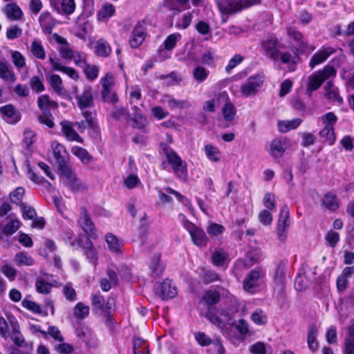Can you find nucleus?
<instances>
[{
    "instance_id": "nucleus-1",
    "label": "nucleus",
    "mask_w": 354,
    "mask_h": 354,
    "mask_svg": "<svg viewBox=\"0 0 354 354\" xmlns=\"http://www.w3.org/2000/svg\"><path fill=\"white\" fill-rule=\"evenodd\" d=\"M261 3V0H220L217 6L223 15H232Z\"/></svg>"
},
{
    "instance_id": "nucleus-2",
    "label": "nucleus",
    "mask_w": 354,
    "mask_h": 354,
    "mask_svg": "<svg viewBox=\"0 0 354 354\" xmlns=\"http://www.w3.org/2000/svg\"><path fill=\"white\" fill-rule=\"evenodd\" d=\"M161 147L168 163L171 166L176 176L183 181L186 180L187 178L186 163L169 147L166 145H162Z\"/></svg>"
},
{
    "instance_id": "nucleus-3",
    "label": "nucleus",
    "mask_w": 354,
    "mask_h": 354,
    "mask_svg": "<svg viewBox=\"0 0 354 354\" xmlns=\"http://www.w3.org/2000/svg\"><path fill=\"white\" fill-rule=\"evenodd\" d=\"M91 305L95 313L103 315L107 319L115 309V299L110 297L105 300L99 292L91 295Z\"/></svg>"
},
{
    "instance_id": "nucleus-4",
    "label": "nucleus",
    "mask_w": 354,
    "mask_h": 354,
    "mask_svg": "<svg viewBox=\"0 0 354 354\" xmlns=\"http://www.w3.org/2000/svg\"><path fill=\"white\" fill-rule=\"evenodd\" d=\"M336 75V70L334 67L327 65L322 70L310 75L308 78L307 91L312 93L317 90L323 82L330 77Z\"/></svg>"
},
{
    "instance_id": "nucleus-5",
    "label": "nucleus",
    "mask_w": 354,
    "mask_h": 354,
    "mask_svg": "<svg viewBox=\"0 0 354 354\" xmlns=\"http://www.w3.org/2000/svg\"><path fill=\"white\" fill-rule=\"evenodd\" d=\"M263 82L264 75L262 74L250 76L241 85L240 92L245 97L255 95L260 91Z\"/></svg>"
},
{
    "instance_id": "nucleus-6",
    "label": "nucleus",
    "mask_w": 354,
    "mask_h": 354,
    "mask_svg": "<svg viewBox=\"0 0 354 354\" xmlns=\"http://www.w3.org/2000/svg\"><path fill=\"white\" fill-rule=\"evenodd\" d=\"M290 226V212L288 207L284 205L280 209L277 222V236L281 242H284L287 239V230Z\"/></svg>"
},
{
    "instance_id": "nucleus-7",
    "label": "nucleus",
    "mask_w": 354,
    "mask_h": 354,
    "mask_svg": "<svg viewBox=\"0 0 354 354\" xmlns=\"http://www.w3.org/2000/svg\"><path fill=\"white\" fill-rule=\"evenodd\" d=\"M52 147L60 173L70 169L68 165V154L65 147L56 142L52 143Z\"/></svg>"
},
{
    "instance_id": "nucleus-8",
    "label": "nucleus",
    "mask_w": 354,
    "mask_h": 354,
    "mask_svg": "<svg viewBox=\"0 0 354 354\" xmlns=\"http://www.w3.org/2000/svg\"><path fill=\"white\" fill-rule=\"evenodd\" d=\"M218 103L223 102L224 106L222 108L223 118L227 122H231L234 120L236 111L234 104L230 101L228 95L226 92H222L217 95Z\"/></svg>"
},
{
    "instance_id": "nucleus-9",
    "label": "nucleus",
    "mask_w": 354,
    "mask_h": 354,
    "mask_svg": "<svg viewBox=\"0 0 354 354\" xmlns=\"http://www.w3.org/2000/svg\"><path fill=\"white\" fill-rule=\"evenodd\" d=\"M62 177L63 183L73 192L82 191L86 187L72 173L71 168L60 173Z\"/></svg>"
},
{
    "instance_id": "nucleus-10",
    "label": "nucleus",
    "mask_w": 354,
    "mask_h": 354,
    "mask_svg": "<svg viewBox=\"0 0 354 354\" xmlns=\"http://www.w3.org/2000/svg\"><path fill=\"white\" fill-rule=\"evenodd\" d=\"M155 293L162 299H167L177 295V289L171 280L165 279L155 287Z\"/></svg>"
},
{
    "instance_id": "nucleus-11",
    "label": "nucleus",
    "mask_w": 354,
    "mask_h": 354,
    "mask_svg": "<svg viewBox=\"0 0 354 354\" xmlns=\"http://www.w3.org/2000/svg\"><path fill=\"white\" fill-rule=\"evenodd\" d=\"M279 43L276 37H270L263 40L261 42V46L266 55L274 61L278 60L279 58Z\"/></svg>"
},
{
    "instance_id": "nucleus-12",
    "label": "nucleus",
    "mask_w": 354,
    "mask_h": 354,
    "mask_svg": "<svg viewBox=\"0 0 354 354\" xmlns=\"http://www.w3.org/2000/svg\"><path fill=\"white\" fill-rule=\"evenodd\" d=\"M0 113L4 120L9 124H16L21 119L20 112L12 104H8L0 108Z\"/></svg>"
},
{
    "instance_id": "nucleus-13",
    "label": "nucleus",
    "mask_w": 354,
    "mask_h": 354,
    "mask_svg": "<svg viewBox=\"0 0 354 354\" xmlns=\"http://www.w3.org/2000/svg\"><path fill=\"white\" fill-rule=\"evenodd\" d=\"M263 275L260 269L252 270L243 281V288L245 291L253 292L254 288L259 286V279Z\"/></svg>"
},
{
    "instance_id": "nucleus-14",
    "label": "nucleus",
    "mask_w": 354,
    "mask_h": 354,
    "mask_svg": "<svg viewBox=\"0 0 354 354\" xmlns=\"http://www.w3.org/2000/svg\"><path fill=\"white\" fill-rule=\"evenodd\" d=\"M146 37L145 28L138 22L134 27L132 35L129 39V44L131 48H136L145 41Z\"/></svg>"
},
{
    "instance_id": "nucleus-15",
    "label": "nucleus",
    "mask_w": 354,
    "mask_h": 354,
    "mask_svg": "<svg viewBox=\"0 0 354 354\" xmlns=\"http://www.w3.org/2000/svg\"><path fill=\"white\" fill-rule=\"evenodd\" d=\"M76 98L77 99L78 106L82 111L93 106L92 89L90 86L84 87L82 93L80 95H76Z\"/></svg>"
},
{
    "instance_id": "nucleus-16",
    "label": "nucleus",
    "mask_w": 354,
    "mask_h": 354,
    "mask_svg": "<svg viewBox=\"0 0 354 354\" xmlns=\"http://www.w3.org/2000/svg\"><path fill=\"white\" fill-rule=\"evenodd\" d=\"M288 145V140L283 138H275L270 144V153L274 158H280L285 152Z\"/></svg>"
},
{
    "instance_id": "nucleus-17",
    "label": "nucleus",
    "mask_w": 354,
    "mask_h": 354,
    "mask_svg": "<svg viewBox=\"0 0 354 354\" xmlns=\"http://www.w3.org/2000/svg\"><path fill=\"white\" fill-rule=\"evenodd\" d=\"M49 61L54 71H62L75 80L79 78V75L74 68L62 66L58 58L50 57Z\"/></svg>"
},
{
    "instance_id": "nucleus-18",
    "label": "nucleus",
    "mask_w": 354,
    "mask_h": 354,
    "mask_svg": "<svg viewBox=\"0 0 354 354\" xmlns=\"http://www.w3.org/2000/svg\"><path fill=\"white\" fill-rule=\"evenodd\" d=\"M78 223L85 233L88 235H93L94 234V225L87 210L84 207L81 209V214Z\"/></svg>"
},
{
    "instance_id": "nucleus-19",
    "label": "nucleus",
    "mask_w": 354,
    "mask_h": 354,
    "mask_svg": "<svg viewBox=\"0 0 354 354\" xmlns=\"http://www.w3.org/2000/svg\"><path fill=\"white\" fill-rule=\"evenodd\" d=\"M325 96L333 102H337L339 105L343 103V99L339 94V90L335 86L332 81H328L325 87Z\"/></svg>"
},
{
    "instance_id": "nucleus-20",
    "label": "nucleus",
    "mask_w": 354,
    "mask_h": 354,
    "mask_svg": "<svg viewBox=\"0 0 354 354\" xmlns=\"http://www.w3.org/2000/svg\"><path fill=\"white\" fill-rule=\"evenodd\" d=\"M39 21L44 34H51L55 23L49 12H43L39 16Z\"/></svg>"
},
{
    "instance_id": "nucleus-21",
    "label": "nucleus",
    "mask_w": 354,
    "mask_h": 354,
    "mask_svg": "<svg viewBox=\"0 0 354 354\" xmlns=\"http://www.w3.org/2000/svg\"><path fill=\"white\" fill-rule=\"evenodd\" d=\"M61 126L63 134L68 140L82 142V139L73 129L71 122L64 120L61 122Z\"/></svg>"
},
{
    "instance_id": "nucleus-22",
    "label": "nucleus",
    "mask_w": 354,
    "mask_h": 354,
    "mask_svg": "<svg viewBox=\"0 0 354 354\" xmlns=\"http://www.w3.org/2000/svg\"><path fill=\"white\" fill-rule=\"evenodd\" d=\"M53 7L58 13L71 15L75 8L74 0H62L61 3L54 2Z\"/></svg>"
},
{
    "instance_id": "nucleus-23",
    "label": "nucleus",
    "mask_w": 354,
    "mask_h": 354,
    "mask_svg": "<svg viewBox=\"0 0 354 354\" xmlns=\"http://www.w3.org/2000/svg\"><path fill=\"white\" fill-rule=\"evenodd\" d=\"M5 14L8 19L11 21H19L22 19L23 12L15 3H8L5 7Z\"/></svg>"
},
{
    "instance_id": "nucleus-24",
    "label": "nucleus",
    "mask_w": 354,
    "mask_h": 354,
    "mask_svg": "<svg viewBox=\"0 0 354 354\" xmlns=\"http://www.w3.org/2000/svg\"><path fill=\"white\" fill-rule=\"evenodd\" d=\"M346 354H354V320H351L344 340Z\"/></svg>"
},
{
    "instance_id": "nucleus-25",
    "label": "nucleus",
    "mask_w": 354,
    "mask_h": 354,
    "mask_svg": "<svg viewBox=\"0 0 354 354\" xmlns=\"http://www.w3.org/2000/svg\"><path fill=\"white\" fill-rule=\"evenodd\" d=\"M77 336L79 339L85 342L87 345L94 344L95 335L93 332L87 326H81L77 328Z\"/></svg>"
},
{
    "instance_id": "nucleus-26",
    "label": "nucleus",
    "mask_w": 354,
    "mask_h": 354,
    "mask_svg": "<svg viewBox=\"0 0 354 354\" xmlns=\"http://www.w3.org/2000/svg\"><path fill=\"white\" fill-rule=\"evenodd\" d=\"M273 281L274 288L278 289L279 292L282 291L285 286L286 281V272L284 266L279 265L277 267L274 274Z\"/></svg>"
},
{
    "instance_id": "nucleus-27",
    "label": "nucleus",
    "mask_w": 354,
    "mask_h": 354,
    "mask_svg": "<svg viewBox=\"0 0 354 354\" xmlns=\"http://www.w3.org/2000/svg\"><path fill=\"white\" fill-rule=\"evenodd\" d=\"M333 53V50L330 48L318 51L311 57L309 62L310 67L313 68L316 65L324 62Z\"/></svg>"
},
{
    "instance_id": "nucleus-28",
    "label": "nucleus",
    "mask_w": 354,
    "mask_h": 354,
    "mask_svg": "<svg viewBox=\"0 0 354 354\" xmlns=\"http://www.w3.org/2000/svg\"><path fill=\"white\" fill-rule=\"evenodd\" d=\"M302 120L295 118L292 120L279 121L277 124L278 129L281 133H286L292 129H297L301 123Z\"/></svg>"
},
{
    "instance_id": "nucleus-29",
    "label": "nucleus",
    "mask_w": 354,
    "mask_h": 354,
    "mask_svg": "<svg viewBox=\"0 0 354 354\" xmlns=\"http://www.w3.org/2000/svg\"><path fill=\"white\" fill-rule=\"evenodd\" d=\"M189 232L192 239L195 245L200 247H204L207 245V238L205 233L202 230L195 228Z\"/></svg>"
},
{
    "instance_id": "nucleus-30",
    "label": "nucleus",
    "mask_w": 354,
    "mask_h": 354,
    "mask_svg": "<svg viewBox=\"0 0 354 354\" xmlns=\"http://www.w3.org/2000/svg\"><path fill=\"white\" fill-rule=\"evenodd\" d=\"M318 333L317 326L315 324H312L308 328V346L310 350L315 352L318 348V342L316 339V337Z\"/></svg>"
},
{
    "instance_id": "nucleus-31",
    "label": "nucleus",
    "mask_w": 354,
    "mask_h": 354,
    "mask_svg": "<svg viewBox=\"0 0 354 354\" xmlns=\"http://www.w3.org/2000/svg\"><path fill=\"white\" fill-rule=\"evenodd\" d=\"M286 32L289 37L294 39L300 48L304 49L307 47V43L303 40V35L295 28L289 26L286 28Z\"/></svg>"
},
{
    "instance_id": "nucleus-32",
    "label": "nucleus",
    "mask_w": 354,
    "mask_h": 354,
    "mask_svg": "<svg viewBox=\"0 0 354 354\" xmlns=\"http://www.w3.org/2000/svg\"><path fill=\"white\" fill-rule=\"evenodd\" d=\"M95 52L98 56L106 57L110 55L111 48L104 39H100L96 41Z\"/></svg>"
},
{
    "instance_id": "nucleus-33",
    "label": "nucleus",
    "mask_w": 354,
    "mask_h": 354,
    "mask_svg": "<svg viewBox=\"0 0 354 354\" xmlns=\"http://www.w3.org/2000/svg\"><path fill=\"white\" fill-rule=\"evenodd\" d=\"M111 116L116 120H124L126 122H129L131 120L128 109L122 106L114 107L111 113Z\"/></svg>"
},
{
    "instance_id": "nucleus-34",
    "label": "nucleus",
    "mask_w": 354,
    "mask_h": 354,
    "mask_svg": "<svg viewBox=\"0 0 354 354\" xmlns=\"http://www.w3.org/2000/svg\"><path fill=\"white\" fill-rule=\"evenodd\" d=\"M0 78L2 80L13 83L16 81V76L12 69L3 62L0 61Z\"/></svg>"
},
{
    "instance_id": "nucleus-35",
    "label": "nucleus",
    "mask_w": 354,
    "mask_h": 354,
    "mask_svg": "<svg viewBox=\"0 0 354 354\" xmlns=\"http://www.w3.org/2000/svg\"><path fill=\"white\" fill-rule=\"evenodd\" d=\"M166 192L167 193H164L160 190L158 191L159 198L163 203L171 202V197L169 196V194L174 195L179 201L183 202L184 196L181 195L179 192L175 191L174 189L170 187H167Z\"/></svg>"
},
{
    "instance_id": "nucleus-36",
    "label": "nucleus",
    "mask_w": 354,
    "mask_h": 354,
    "mask_svg": "<svg viewBox=\"0 0 354 354\" xmlns=\"http://www.w3.org/2000/svg\"><path fill=\"white\" fill-rule=\"evenodd\" d=\"M322 205L327 209L335 211L339 207V201L337 196L332 193H327L322 201Z\"/></svg>"
},
{
    "instance_id": "nucleus-37",
    "label": "nucleus",
    "mask_w": 354,
    "mask_h": 354,
    "mask_svg": "<svg viewBox=\"0 0 354 354\" xmlns=\"http://www.w3.org/2000/svg\"><path fill=\"white\" fill-rule=\"evenodd\" d=\"M204 151L209 160L217 162L221 160V153L216 147L208 144L205 146Z\"/></svg>"
},
{
    "instance_id": "nucleus-38",
    "label": "nucleus",
    "mask_w": 354,
    "mask_h": 354,
    "mask_svg": "<svg viewBox=\"0 0 354 354\" xmlns=\"http://www.w3.org/2000/svg\"><path fill=\"white\" fill-rule=\"evenodd\" d=\"M48 80L54 91L56 92L58 95H64L65 93V89L62 84V80L58 75L53 74L50 75Z\"/></svg>"
},
{
    "instance_id": "nucleus-39",
    "label": "nucleus",
    "mask_w": 354,
    "mask_h": 354,
    "mask_svg": "<svg viewBox=\"0 0 354 354\" xmlns=\"http://www.w3.org/2000/svg\"><path fill=\"white\" fill-rule=\"evenodd\" d=\"M106 241L109 245V248L111 252L119 254L121 252L120 248L122 245V241L112 234H108L106 236Z\"/></svg>"
},
{
    "instance_id": "nucleus-40",
    "label": "nucleus",
    "mask_w": 354,
    "mask_h": 354,
    "mask_svg": "<svg viewBox=\"0 0 354 354\" xmlns=\"http://www.w3.org/2000/svg\"><path fill=\"white\" fill-rule=\"evenodd\" d=\"M53 119V115L50 111H41V113L37 115L39 122L50 129L55 127Z\"/></svg>"
},
{
    "instance_id": "nucleus-41",
    "label": "nucleus",
    "mask_w": 354,
    "mask_h": 354,
    "mask_svg": "<svg viewBox=\"0 0 354 354\" xmlns=\"http://www.w3.org/2000/svg\"><path fill=\"white\" fill-rule=\"evenodd\" d=\"M209 75V71L201 66H198L194 68L192 72L193 77L198 83H201L205 81Z\"/></svg>"
},
{
    "instance_id": "nucleus-42",
    "label": "nucleus",
    "mask_w": 354,
    "mask_h": 354,
    "mask_svg": "<svg viewBox=\"0 0 354 354\" xmlns=\"http://www.w3.org/2000/svg\"><path fill=\"white\" fill-rule=\"evenodd\" d=\"M115 8L112 4L108 3L102 6V8L98 11L97 19L100 21L107 20L115 13Z\"/></svg>"
},
{
    "instance_id": "nucleus-43",
    "label": "nucleus",
    "mask_w": 354,
    "mask_h": 354,
    "mask_svg": "<svg viewBox=\"0 0 354 354\" xmlns=\"http://www.w3.org/2000/svg\"><path fill=\"white\" fill-rule=\"evenodd\" d=\"M228 254L222 249L215 250L212 255V263L216 266H221L224 264Z\"/></svg>"
},
{
    "instance_id": "nucleus-44",
    "label": "nucleus",
    "mask_w": 354,
    "mask_h": 354,
    "mask_svg": "<svg viewBox=\"0 0 354 354\" xmlns=\"http://www.w3.org/2000/svg\"><path fill=\"white\" fill-rule=\"evenodd\" d=\"M89 307L82 302L77 303L73 308L75 317L83 319L89 314Z\"/></svg>"
},
{
    "instance_id": "nucleus-45",
    "label": "nucleus",
    "mask_w": 354,
    "mask_h": 354,
    "mask_svg": "<svg viewBox=\"0 0 354 354\" xmlns=\"http://www.w3.org/2000/svg\"><path fill=\"white\" fill-rule=\"evenodd\" d=\"M319 136L325 138L330 145H333L335 140L334 127L324 126V128L319 131Z\"/></svg>"
},
{
    "instance_id": "nucleus-46",
    "label": "nucleus",
    "mask_w": 354,
    "mask_h": 354,
    "mask_svg": "<svg viewBox=\"0 0 354 354\" xmlns=\"http://www.w3.org/2000/svg\"><path fill=\"white\" fill-rule=\"evenodd\" d=\"M209 348L207 351L210 354H225V350L223 345L222 341L219 338H214L212 343L209 345Z\"/></svg>"
},
{
    "instance_id": "nucleus-47",
    "label": "nucleus",
    "mask_w": 354,
    "mask_h": 354,
    "mask_svg": "<svg viewBox=\"0 0 354 354\" xmlns=\"http://www.w3.org/2000/svg\"><path fill=\"white\" fill-rule=\"evenodd\" d=\"M71 151L75 156L79 158L84 164H88L91 159V156L88 154L87 151L80 147H73Z\"/></svg>"
},
{
    "instance_id": "nucleus-48",
    "label": "nucleus",
    "mask_w": 354,
    "mask_h": 354,
    "mask_svg": "<svg viewBox=\"0 0 354 354\" xmlns=\"http://www.w3.org/2000/svg\"><path fill=\"white\" fill-rule=\"evenodd\" d=\"M151 274L153 277H156L162 274L163 267L160 263V256H156L150 263Z\"/></svg>"
},
{
    "instance_id": "nucleus-49",
    "label": "nucleus",
    "mask_w": 354,
    "mask_h": 354,
    "mask_svg": "<svg viewBox=\"0 0 354 354\" xmlns=\"http://www.w3.org/2000/svg\"><path fill=\"white\" fill-rule=\"evenodd\" d=\"M42 80V75L32 77L29 82L30 88L37 93L42 92L45 88Z\"/></svg>"
},
{
    "instance_id": "nucleus-50",
    "label": "nucleus",
    "mask_w": 354,
    "mask_h": 354,
    "mask_svg": "<svg viewBox=\"0 0 354 354\" xmlns=\"http://www.w3.org/2000/svg\"><path fill=\"white\" fill-rule=\"evenodd\" d=\"M32 53L38 59H44L46 57L45 50L40 41L34 40L31 45Z\"/></svg>"
},
{
    "instance_id": "nucleus-51",
    "label": "nucleus",
    "mask_w": 354,
    "mask_h": 354,
    "mask_svg": "<svg viewBox=\"0 0 354 354\" xmlns=\"http://www.w3.org/2000/svg\"><path fill=\"white\" fill-rule=\"evenodd\" d=\"M20 225L19 220L10 221L3 227V234L6 236H11L19 229Z\"/></svg>"
},
{
    "instance_id": "nucleus-52",
    "label": "nucleus",
    "mask_w": 354,
    "mask_h": 354,
    "mask_svg": "<svg viewBox=\"0 0 354 354\" xmlns=\"http://www.w3.org/2000/svg\"><path fill=\"white\" fill-rule=\"evenodd\" d=\"M130 121L133 122L132 124L133 128L140 129L145 128L148 123L147 118L141 113L138 112L134 114L133 118H131Z\"/></svg>"
},
{
    "instance_id": "nucleus-53",
    "label": "nucleus",
    "mask_w": 354,
    "mask_h": 354,
    "mask_svg": "<svg viewBox=\"0 0 354 354\" xmlns=\"http://www.w3.org/2000/svg\"><path fill=\"white\" fill-rule=\"evenodd\" d=\"M180 37L181 35L179 33H174L167 36L164 41L165 48L167 50H171L174 48L177 41Z\"/></svg>"
},
{
    "instance_id": "nucleus-54",
    "label": "nucleus",
    "mask_w": 354,
    "mask_h": 354,
    "mask_svg": "<svg viewBox=\"0 0 354 354\" xmlns=\"http://www.w3.org/2000/svg\"><path fill=\"white\" fill-rule=\"evenodd\" d=\"M252 321L258 325H264L267 322V316L261 309H256L251 315Z\"/></svg>"
},
{
    "instance_id": "nucleus-55",
    "label": "nucleus",
    "mask_w": 354,
    "mask_h": 354,
    "mask_svg": "<svg viewBox=\"0 0 354 354\" xmlns=\"http://www.w3.org/2000/svg\"><path fill=\"white\" fill-rule=\"evenodd\" d=\"M15 260L19 266H32L34 263L32 258L26 252H19L15 255Z\"/></svg>"
},
{
    "instance_id": "nucleus-56",
    "label": "nucleus",
    "mask_w": 354,
    "mask_h": 354,
    "mask_svg": "<svg viewBox=\"0 0 354 354\" xmlns=\"http://www.w3.org/2000/svg\"><path fill=\"white\" fill-rule=\"evenodd\" d=\"M167 105L171 109H188L192 104L188 100H177L174 98H169L167 100Z\"/></svg>"
},
{
    "instance_id": "nucleus-57",
    "label": "nucleus",
    "mask_w": 354,
    "mask_h": 354,
    "mask_svg": "<svg viewBox=\"0 0 354 354\" xmlns=\"http://www.w3.org/2000/svg\"><path fill=\"white\" fill-rule=\"evenodd\" d=\"M194 338L197 343L201 346H209L212 343V339L203 332L194 333Z\"/></svg>"
},
{
    "instance_id": "nucleus-58",
    "label": "nucleus",
    "mask_w": 354,
    "mask_h": 354,
    "mask_svg": "<svg viewBox=\"0 0 354 354\" xmlns=\"http://www.w3.org/2000/svg\"><path fill=\"white\" fill-rule=\"evenodd\" d=\"M102 95L104 102L115 104L118 101V98L115 93L110 95V86H107L105 83L104 84Z\"/></svg>"
},
{
    "instance_id": "nucleus-59",
    "label": "nucleus",
    "mask_w": 354,
    "mask_h": 354,
    "mask_svg": "<svg viewBox=\"0 0 354 354\" xmlns=\"http://www.w3.org/2000/svg\"><path fill=\"white\" fill-rule=\"evenodd\" d=\"M203 300L207 305H213L220 300V295L216 291H207L203 296Z\"/></svg>"
},
{
    "instance_id": "nucleus-60",
    "label": "nucleus",
    "mask_w": 354,
    "mask_h": 354,
    "mask_svg": "<svg viewBox=\"0 0 354 354\" xmlns=\"http://www.w3.org/2000/svg\"><path fill=\"white\" fill-rule=\"evenodd\" d=\"M12 59L14 65L18 68H21L26 65V59L19 51H12Z\"/></svg>"
},
{
    "instance_id": "nucleus-61",
    "label": "nucleus",
    "mask_w": 354,
    "mask_h": 354,
    "mask_svg": "<svg viewBox=\"0 0 354 354\" xmlns=\"http://www.w3.org/2000/svg\"><path fill=\"white\" fill-rule=\"evenodd\" d=\"M63 294L65 298L70 301H73L76 299V292L72 287V284L71 283H68L64 286Z\"/></svg>"
},
{
    "instance_id": "nucleus-62",
    "label": "nucleus",
    "mask_w": 354,
    "mask_h": 354,
    "mask_svg": "<svg viewBox=\"0 0 354 354\" xmlns=\"http://www.w3.org/2000/svg\"><path fill=\"white\" fill-rule=\"evenodd\" d=\"M202 278L205 283H209L219 280L218 274L212 270L203 271Z\"/></svg>"
},
{
    "instance_id": "nucleus-63",
    "label": "nucleus",
    "mask_w": 354,
    "mask_h": 354,
    "mask_svg": "<svg viewBox=\"0 0 354 354\" xmlns=\"http://www.w3.org/2000/svg\"><path fill=\"white\" fill-rule=\"evenodd\" d=\"M52 285L44 280H38L36 282V290L41 294H48L50 292Z\"/></svg>"
},
{
    "instance_id": "nucleus-64",
    "label": "nucleus",
    "mask_w": 354,
    "mask_h": 354,
    "mask_svg": "<svg viewBox=\"0 0 354 354\" xmlns=\"http://www.w3.org/2000/svg\"><path fill=\"white\" fill-rule=\"evenodd\" d=\"M258 218L259 222L264 225H268L272 221V214L267 209L261 211L259 214Z\"/></svg>"
}]
</instances>
